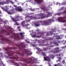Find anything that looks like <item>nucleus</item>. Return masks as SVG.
Masks as SVG:
<instances>
[{
    "instance_id": "obj_55",
    "label": "nucleus",
    "mask_w": 66,
    "mask_h": 66,
    "mask_svg": "<svg viewBox=\"0 0 66 66\" xmlns=\"http://www.w3.org/2000/svg\"><path fill=\"white\" fill-rule=\"evenodd\" d=\"M3 23H5L6 22L5 21H4L3 22Z\"/></svg>"
},
{
    "instance_id": "obj_36",
    "label": "nucleus",
    "mask_w": 66,
    "mask_h": 66,
    "mask_svg": "<svg viewBox=\"0 0 66 66\" xmlns=\"http://www.w3.org/2000/svg\"><path fill=\"white\" fill-rule=\"evenodd\" d=\"M37 34H41V32L39 31L37 33Z\"/></svg>"
},
{
    "instance_id": "obj_7",
    "label": "nucleus",
    "mask_w": 66,
    "mask_h": 66,
    "mask_svg": "<svg viewBox=\"0 0 66 66\" xmlns=\"http://www.w3.org/2000/svg\"><path fill=\"white\" fill-rule=\"evenodd\" d=\"M58 21L60 22H63L65 23L66 22V20H64V18L63 17H59L58 18Z\"/></svg>"
},
{
    "instance_id": "obj_53",
    "label": "nucleus",
    "mask_w": 66,
    "mask_h": 66,
    "mask_svg": "<svg viewBox=\"0 0 66 66\" xmlns=\"http://www.w3.org/2000/svg\"><path fill=\"white\" fill-rule=\"evenodd\" d=\"M33 47L35 46V45L34 44H33Z\"/></svg>"
},
{
    "instance_id": "obj_48",
    "label": "nucleus",
    "mask_w": 66,
    "mask_h": 66,
    "mask_svg": "<svg viewBox=\"0 0 66 66\" xmlns=\"http://www.w3.org/2000/svg\"><path fill=\"white\" fill-rule=\"evenodd\" d=\"M44 1L43 0H42V3H44Z\"/></svg>"
},
{
    "instance_id": "obj_63",
    "label": "nucleus",
    "mask_w": 66,
    "mask_h": 66,
    "mask_svg": "<svg viewBox=\"0 0 66 66\" xmlns=\"http://www.w3.org/2000/svg\"><path fill=\"white\" fill-rule=\"evenodd\" d=\"M27 43H29V42H28V41H27Z\"/></svg>"
},
{
    "instance_id": "obj_32",
    "label": "nucleus",
    "mask_w": 66,
    "mask_h": 66,
    "mask_svg": "<svg viewBox=\"0 0 66 66\" xmlns=\"http://www.w3.org/2000/svg\"><path fill=\"white\" fill-rule=\"evenodd\" d=\"M7 12L8 14H13V13H12V12H9L7 11Z\"/></svg>"
},
{
    "instance_id": "obj_44",
    "label": "nucleus",
    "mask_w": 66,
    "mask_h": 66,
    "mask_svg": "<svg viewBox=\"0 0 66 66\" xmlns=\"http://www.w3.org/2000/svg\"><path fill=\"white\" fill-rule=\"evenodd\" d=\"M42 42L43 43H45V40H42Z\"/></svg>"
},
{
    "instance_id": "obj_59",
    "label": "nucleus",
    "mask_w": 66,
    "mask_h": 66,
    "mask_svg": "<svg viewBox=\"0 0 66 66\" xmlns=\"http://www.w3.org/2000/svg\"><path fill=\"white\" fill-rule=\"evenodd\" d=\"M43 33V32H42V35H44V34H42V33Z\"/></svg>"
},
{
    "instance_id": "obj_54",
    "label": "nucleus",
    "mask_w": 66,
    "mask_h": 66,
    "mask_svg": "<svg viewBox=\"0 0 66 66\" xmlns=\"http://www.w3.org/2000/svg\"><path fill=\"white\" fill-rule=\"evenodd\" d=\"M7 6H5V7H6H6H7Z\"/></svg>"
},
{
    "instance_id": "obj_61",
    "label": "nucleus",
    "mask_w": 66,
    "mask_h": 66,
    "mask_svg": "<svg viewBox=\"0 0 66 66\" xmlns=\"http://www.w3.org/2000/svg\"><path fill=\"white\" fill-rule=\"evenodd\" d=\"M49 66H51V64H49Z\"/></svg>"
},
{
    "instance_id": "obj_46",
    "label": "nucleus",
    "mask_w": 66,
    "mask_h": 66,
    "mask_svg": "<svg viewBox=\"0 0 66 66\" xmlns=\"http://www.w3.org/2000/svg\"><path fill=\"white\" fill-rule=\"evenodd\" d=\"M29 26V25L28 24H26L25 25V26L26 27H27V26Z\"/></svg>"
},
{
    "instance_id": "obj_52",
    "label": "nucleus",
    "mask_w": 66,
    "mask_h": 66,
    "mask_svg": "<svg viewBox=\"0 0 66 66\" xmlns=\"http://www.w3.org/2000/svg\"><path fill=\"white\" fill-rule=\"evenodd\" d=\"M6 9H9V7H6Z\"/></svg>"
},
{
    "instance_id": "obj_49",
    "label": "nucleus",
    "mask_w": 66,
    "mask_h": 66,
    "mask_svg": "<svg viewBox=\"0 0 66 66\" xmlns=\"http://www.w3.org/2000/svg\"><path fill=\"white\" fill-rule=\"evenodd\" d=\"M36 31H37L38 32V31H39V29H37V30H36Z\"/></svg>"
},
{
    "instance_id": "obj_1",
    "label": "nucleus",
    "mask_w": 66,
    "mask_h": 66,
    "mask_svg": "<svg viewBox=\"0 0 66 66\" xmlns=\"http://www.w3.org/2000/svg\"><path fill=\"white\" fill-rule=\"evenodd\" d=\"M16 46L19 49L21 50H23V51H22V53L21 54V53H20L18 51L16 53H15L12 51H10L9 52H6L8 56H13L14 55V54H15V56H16V57L13 56V57H11L10 59H19V58L17 56V55L15 54H19V55H21L23 56L24 55V53L26 54L27 55H30V53L28 52L27 50L25 49L21 50V48H24L26 47V45H23L22 43H21L19 44H16Z\"/></svg>"
},
{
    "instance_id": "obj_57",
    "label": "nucleus",
    "mask_w": 66,
    "mask_h": 66,
    "mask_svg": "<svg viewBox=\"0 0 66 66\" xmlns=\"http://www.w3.org/2000/svg\"><path fill=\"white\" fill-rule=\"evenodd\" d=\"M14 7H16V6L14 5Z\"/></svg>"
},
{
    "instance_id": "obj_37",
    "label": "nucleus",
    "mask_w": 66,
    "mask_h": 66,
    "mask_svg": "<svg viewBox=\"0 0 66 66\" xmlns=\"http://www.w3.org/2000/svg\"><path fill=\"white\" fill-rule=\"evenodd\" d=\"M64 63H65V60H64L62 61V64H64Z\"/></svg>"
},
{
    "instance_id": "obj_26",
    "label": "nucleus",
    "mask_w": 66,
    "mask_h": 66,
    "mask_svg": "<svg viewBox=\"0 0 66 66\" xmlns=\"http://www.w3.org/2000/svg\"><path fill=\"white\" fill-rule=\"evenodd\" d=\"M2 9L3 10V11H5L6 12H8V10H6V9H4L3 7H2Z\"/></svg>"
},
{
    "instance_id": "obj_3",
    "label": "nucleus",
    "mask_w": 66,
    "mask_h": 66,
    "mask_svg": "<svg viewBox=\"0 0 66 66\" xmlns=\"http://www.w3.org/2000/svg\"><path fill=\"white\" fill-rule=\"evenodd\" d=\"M51 21H54L53 19H48L47 21H42V26H48L50 24Z\"/></svg>"
},
{
    "instance_id": "obj_31",
    "label": "nucleus",
    "mask_w": 66,
    "mask_h": 66,
    "mask_svg": "<svg viewBox=\"0 0 66 66\" xmlns=\"http://www.w3.org/2000/svg\"><path fill=\"white\" fill-rule=\"evenodd\" d=\"M43 50L44 51H46L47 50V48H43Z\"/></svg>"
},
{
    "instance_id": "obj_4",
    "label": "nucleus",
    "mask_w": 66,
    "mask_h": 66,
    "mask_svg": "<svg viewBox=\"0 0 66 66\" xmlns=\"http://www.w3.org/2000/svg\"><path fill=\"white\" fill-rule=\"evenodd\" d=\"M21 16L18 15L16 16L15 17V18L16 19V20L15 19L13 18H12V19L14 21V22H15V23L16 25H17V26H19V24L16 21H19V20H20V19H21Z\"/></svg>"
},
{
    "instance_id": "obj_45",
    "label": "nucleus",
    "mask_w": 66,
    "mask_h": 66,
    "mask_svg": "<svg viewBox=\"0 0 66 66\" xmlns=\"http://www.w3.org/2000/svg\"><path fill=\"white\" fill-rule=\"evenodd\" d=\"M33 18L34 19H36V16L34 17Z\"/></svg>"
},
{
    "instance_id": "obj_60",
    "label": "nucleus",
    "mask_w": 66,
    "mask_h": 66,
    "mask_svg": "<svg viewBox=\"0 0 66 66\" xmlns=\"http://www.w3.org/2000/svg\"><path fill=\"white\" fill-rule=\"evenodd\" d=\"M64 48H66V46H64Z\"/></svg>"
},
{
    "instance_id": "obj_5",
    "label": "nucleus",
    "mask_w": 66,
    "mask_h": 66,
    "mask_svg": "<svg viewBox=\"0 0 66 66\" xmlns=\"http://www.w3.org/2000/svg\"><path fill=\"white\" fill-rule=\"evenodd\" d=\"M1 33H4L6 35H10V33H12L13 32L11 31V30H9L7 29L6 30H5L4 29H3L2 30H1Z\"/></svg>"
},
{
    "instance_id": "obj_27",
    "label": "nucleus",
    "mask_w": 66,
    "mask_h": 66,
    "mask_svg": "<svg viewBox=\"0 0 66 66\" xmlns=\"http://www.w3.org/2000/svg\"><path fill=\"white\" fill-rule=\"evenodd\" d=\"M42 53L43 56H46V55L45 54V53L44 52H42Z\"/></svg>"
},
{
    "instance_id": "obj_16",
    "label": "nucleus",
    "mask_w": 66,
    "mask_h": 66,
    "mask_svg": "<svg viewBox=\"0 0 66 66\" xmlns=\"http://www.w3.org/2000/svg\"><path fill=\"white\" fill-rule=\"evenodd\" d=\"M38 4H40L42 3V0H34Z\"/></svg>"
},
{
    "instance_id": "obj_11",
    "label": "nucleus",
    "mask_w": 66,
    "mask_h": 66,
    "mask_svg": "<svg viewBox=\"0 0 66 66\" xmlns=\"http://www.w3.org/2000/svg\"><path fill=\"white\" fill-rule=\"evenodd\" d=\"M15 10H16L18 12H21L22 10L21 9V7L20 6L16 8H15L14 9Z\"/></svg>"
},
{
    "instance_id": "obj_22",
    "label": "nucleus",
    "mask_w": 66,
    "mask_h": 66,
    "mask_svg": "<svg viewBox=\"0 0 66 66\" xmlns=\"http://www.w3.org/2000/svg\"><path fill=\"white\" fill-rule=\"evenodd\" d=\"M50 58L51 59H54V56L53 55H51V56L50 57Z\"/></svg>"
},
{
    "instance_id": "obj_50",
    "label": "nucleus",
    "mask_w": 66,
    "mask_h": 66,
    "mask_svg": "<svg viewBox=\"0 0 66 66\" xmlns=\"http://www.w3.org/2000/svg\"><path fill=\"white\" fill-rule=\"evenodd\" d=\"M20 27H17V28L18 29H20Z\"/></svg>"
},
{
    "instance_id": "obj_35",
    "label": "nucleus",
    "mask_w": 66,
    "mask_h": 66,
    "mask_svg": "<svg viewBox=\"0 0 66 66\" xmlns=\"http://www.w3.org/2000/svg\"><path fill=\"white\" fill-rule=\"evenodd\" d=\"M63 14H66V11H64L63 12Z\"/></svg>"
},
{
    "instance_id": "obj_18",
    "label": "nucleus",
    "mask_w": 66,
    "mask_h": 66,
    "mask_svg": "<svg viewBox=\"0 0 66 66\" xmlns=\"http://www.w3.org/2000/svg\"><path fill=\"white\" fill-rule=\"evenodd\" d=\"M47 9L46 7L45 6H44L43 7H42V10H46V11H47Z\"/></svg>"
},
{
    "instance_id": "obj_39",
    "label": "nucleus",
    "mask_w": 66,
    "mask_h": 66,
    "mask_svg": "<svg viewBox=\"0 0 66 66\" xmlns=\"http://www.w3.org/2000/svg\"><path fill=\"white\" fill-rule=\"evenodd\" d=\"M54 45H53L52 46H48V47H54Z\"/></svg>"
},
{
    "instance_id": "obj_43",
    "label": "nucleus",
    "mask_w": 66,
    "mask_h": 66,
    "mask_svg": "<svg viewBox=\"0 0 66 66\" xmlns=\"http://www.w3.org/2000/svg\"><path fill=\"white\" fill-rule=\"evenodd\" d=\"M61 10H64V7H62L61 8Z\"/></svg>"
},
{
    "instance_id": "obj_10",
    "label": "nucleus",
    "mask_w": 66,
    "mask_h": 66,
    "mask_svg": "<svg viewBox=\"0 0 66 66\" xmlns=\"http://www.w3.org/2000/svg\"><path fill=\"white\" fill-rule=\"evenodd\" d=\"M22 61H23V62H26V63H27V64H33L34 63L33 62H32V61L31 60V61H28L26 59H22Z\"/></svg>"
},
{
    "instance_id": "obj_41",
    "label": "nucleus",
    "mask_w": 66,
    "mask_h": 66,
    "mask_svg": "<svg viewBox=\"0 0 66 66\" xmlns=\"http://www.w3.org/2000/svg\"><path fill=\"white\" fill-rule=\"evenodd\" d=\"M31 11H34V9H30Z\"/></svg>"
},
{
    "instance_id": "obj_42",
    "label": "nucleus",
    "mask_w": 66,
    "mask_h": 66,
    "mask_svg": "<svg viewBox=\"0 0 66 66\" xmlns=\"http://www.w3.org/2000/svg\"><path fill=\"white\" fill-rule=\"evenodd\" d=\"M37 37L38 38H39L40 37V36H37Z\"/></svg>"
},
{
    "instance_id": "obj_38",
    "label": "nucleus",
    "mask_w": 66,
    "mask_h": 66,
    "mask_svg": "<svg viewBox=\"0 0 66 66\" xmlns=\"http://www.w3.org/2000/svg\"><path fill=\"white\" fill-rule=\"evenodd\" d=\"M15 65H16V66H19V65H18V64L17 63H15Z\"/></svg>"
},
{
    "instance_id": "obj_23",
    "label": "nucleus",
    "mask_w": 66,
    "mask_h": 66,
    "mask_svg": "<svg viewBox=\"0 0 66 66\" xmlns=\"http://www.w3.org/2000/svg\"><path fill=\"white\" fill-rule=\"evenodd\" d=\"M5 3V2L4 1L1 2V5H3Z\"/></svg>"
},
{
    "instance_id": "obj_2",
    "label": "nucleus",
    "mask_w": 66,
    "mask_h": 66,
    "mask_svg": "<svg viewBox=\"0 0 66 66\" xmlns=\"http://www.w3.org/2000/svg\"><path fill=\"white\" fill-rule=\"evenodd\" d=\"M0 37H2L1 38V40L2 41H0V44H4L5 43V42H6L9 44L12 43L11 41L8 39L7 38L2 36L1 34H0Z\"/></svg>"
},
{
    "instance_id": "obj_25",
    "label": "nucleus",
    "mask_w": 66,
    "mask_h": 66,
    "mask_svg": "<svg viewBox=\"0 0 66 66\" xmlns=\"http://www.w3.org/2000/svg\"><path fill=\"white\" fill-rule=\"evenodd\" d=\"M26 17L30 18H31V19H33V15L31 16H29L28 15H27L26 16Z\"/></svg>"
},
{
    "instance_id": "obj_58",
    "label": "nucleus",
    "mask_w": 66,
    "mask_h": 66,
    "mask_svg": "<svg viewBox=\"0 0 66 66\" xmlns=\"http://www.w3.org/2000/svg\"><path fill=\"white\" fill-rule=\"evenodd\" d=\"M19 31H21V30L20 29H19Z\"/></svg>"
},
{
    "instance_id": "obj_64",
    "label": "nucleus",
    "mask_w": 66,
    "mask_h": 66,
    "mask_svg": "<svg viewBox=\"0 0 66 66\" xmlns=\"http://www.w3.org/2000/svg\"><path fill=\"white\" fill-rule=\"evenodd\" d=\"M65 18H66V15L65 16Z\"/></svg>"
},
{
    "instance_id": "obj_15",
    "label": "nucleus",
    "mask_w": 66,
    "mask_h": 66,
    "mask_svg": "<svg viewBox=\"0 0 66 66\" xmlns=\"http://www.w3.org/2000/svg\"><path fill=\"white\" fill-rule=\"evenodd\" d=\"M54 37H56V39H61V38H60L61 37L59 35H56V36H54Z\"/></svg>"
},
{
    "instance_id": "obj_62",
    "label": "nucleus",
    "mask_w": 66,
    "mask_h": 66,
    "mask_svg": "<svg viewBox=\"0 0 66 66\" xmlns=\"http://www.w3.org/2000/svg\"><path fill=\"white\" fill-rule=\"evenodd\" d=\"M0 14H1V11H0Z\"/></svg>"
},
{
    "instance_id": "obj_40",
    "label": "nucleus",
    "mask_w": 66,
    "mask_h": 66,
    "mask_svg": "<svg viewBox=\"0 0 66 66\" xmlns=\"http://www.w3.org/2000/svg\"><path fill=\"white\" fill-rule=\"evenodd\" d=\"M62 55V53H60L59 54V56H61V55Z\"/></svg>"
},
{
    "instance_id": "obj_20",
    "label": "nucleus",
    "mask_w": 66,
    "mask_h": 66,
    "mask_svg": "<svg viewBox=\"0 0 66 66\" xmlns=\"http://www.w3.org/2000/svg\"><path fill=\"white\" fill-rule=\"evenodd\" d=\"M37 49L38 50V51H39L38 52V53H40V52H41V51H42V50L39 48H37Z\"/></svg>"
},
{
    "instance_id": "obj_12",
    "label": "nucleus",
    "mask_w": 66,
    "mask_h": 66,
    "mask_svg": "<svg viewBox=\"0 0 66 66\" xmlns=\"http://www.w3.org/2000/svg\"><path fill=\"white\" fill-rule=\"evenodd\" d=\"M44 59L45 61H47L48 62H50L51 61L49 57H44Z\"/></svg>"
},
{
    "instance_id": "obj_21",
    "label": "nucleus",
    "mask_w": 66,
    "mask_h": 66,
    "mask_svg": "<svg viewBox=\"0 0 66 66\" xmlns=\"http://www.w3.org/2000/svg\"><path fill=\"white\" fill-rule=\"evenodd\" d=\"M63 14V13H62V12H60L59 13L58 12L56 14V15H60L61 14Z\"/></svg>"
},
{
    "instance_id": "obj_30",
    "label": "nucleus",
    "mask_w": 66,
    "mask_h": 66,
    "mask_svg": "<svg viewBox=\"0 0 66 66\" xmlns=\"http://www.w3.org/2000/svg\"><path fill=\"white\" fill-rule=\"evenodd\" d=\"M64 42L63 43V45H65L66 43V41H63Z\"/></svg>"
},
{
    "instance_id": "obj_6",
    "label": "nucleus",
    "mask_w": 66,
    "mask_h": 66,
    "mask_svg": "<svg viewBox=\"0 0 66 66\" xmlns=\"http://www.w3.org/2000/svg\"><path fill=\"white\" fill-rule=\"evenodd\" d=\"M47 15L44 14L42 13V19L45 18V17L47 18V17H50V16H52L51 13L47 12Z\"/></svg>"
},
{
    "instance_id": "obj_19",
    "label": "nucleus",
    "mask_w": 66,
    "mask_h": 66,
    "mask_svg": "<svg viewBox=\"0 0 66 66\" xmlns=\"http://www.w3.org/2000/svg\"><path fill=\"white\" fill-rule=\"evenodd\" d=\"M35 26V27H39V26H40V25L39 24V23H35L34 24Z\"/></svg>"
},
{
    "instance_id": "obj_14",
    "label": "nucleus",
    "mask_w": 66,
    "mask_h": 66,
    "mask_svg": "<svg viewBox=\"0 0 66 66\" xmlns=\"http://www.w3.org/2000/svg\"><path fill=\"white\" fill-rule=\"evenodd\" d=\"M13 35V36L14 37V38L15 39H16L17 38L18 39H19V36H18V37H16V34L15 33H13V34H12Z\"/></svg>"
},
{
    "instance_id": "obj_13",
    "label": "nucleus",
    "mask_w": 66,
    "mask_h": 66,
    "mask_svg": "<svg viewBox=\"0 0 66 66\" xmlns=\"http://www.w3.org/2000/svg\"><path fill=\"white\" fill-rule=\"evenodd\" d=\"M16 48H16L15 47H9L8 48H6L5 50L6 51H7V50H9V49H14V50H16Z\"/></svg>"
},
{
    "instance_id": "obj_24",
    "label": "nucleus",
    "mask_w": 66,
    "mask_h": 66,
    "mask_svg": "<svg viewBox=\"0 0 66 66\" xmlns=\"http://www.w3.org/2000/svg\"><path fill=\"white\" fill-rule=\"evenodd\" d=\"M24 21H23L22 23H21V25H22V26H23V27H24V25L25 24V22H24Z\"/></svg>"
},
{
    "instance_id": "obj_29",
    "label": "nucleus",
    "mask_w": 66,
    "mask_h": 66,
    "mask_svg": "<svg viewBox=\"0 0 66 66\" xmlns=\"http://www.w3.org/2000/svg\"><path fill=\"white\" fill-rule=\"evenodd\" d=\"M30 19H28L27 20H25V21H26V22H30Z\"/></svg>"
},
{
    "instance_id": "obj_33",
    "label": "nucleus",
    "mask_w": 66,
    "mask_h": 66,
    "mask_svg": "<svg viewBox=\"0 0 66 66\" xmlns=\"http://www.w3.org/2000/svg\"><path fill=\"white\" fill-rule=\"evenodd\" d=\"M20 34L21 35V36L22 37H23V36H22V35L23 34L22 33L20 32Z\"/></svg>"
},
{
    "instance_id": "obj_8",
    "label": "nucleus",
    "mask_w": 66,
    "mask_h": 66,
    "mask_svg": "<svg viewBox=\"0 0 66 66\" xmlns=\"http://www.w3.org/2000/svg\"><path fill=\"white\" fill-rule=\"evenodd\" d=\"M59 47H57L54 48V49L55 50L54 51H53V53H58V52H60L61 51H62V50H59Z\"/></svg>"
},
{
    "instance_id": "obj_28",
    "label": "nucleus",
    "mask_w": 66,
    "mask_h": 66,
    "mask_svg": "<svg viewBox=\"0 0 66 66\" xmlns=\"http://www.w3.org/2000/svg\"><path fill=\"white\" fill-rule=\"evenodd\" d=\"M57 58L59 59L58 60V61H60L61 60V57H58Z\"/></svg>"
},
{
    "instance_id": "obj_9",
    "label": "nucleus",
    "mask_w": 66,
    "mask_h": 66,
    "mask_svg": "<svg viewBox=\"0 0 66 66\" xmlns=\"http://www.w3.org/2000/svg\"><path fill=\"white\" fill-rule=\"evenodd\" d=\"M55 32L56 31H54V30L53 29L52 30V31L49 32H47L46 34L47 36H49V35H52L53 34V32Z\"/></svg>"
},
{
    "instance_id": "obj_17",
    "label": "nucleus",
    "mask_w": 66,
    "mask_h": 66,
    "mask_svg": "<svg viewBox=\"0 0 66 66\" xmlns=\"http://www.w3.org/2000/svg\"><path fill=\"white\" fill-rule=\"evenodd\" d=\"M51 45L52 44H54L55 45H56L57 46H59V44L57 43L56 42H50Z\"/></svg>"
},
{
    "instance_id": "obj_47",
    "label": "nucleus",
    "mask_w": 66,
    "mask_h": 66,
    "mask_svg": "<svg viewBox=\"0 0 66 66\" xmlns=\"http://www.w3.org/2000/svg\"><path fill=\"white\" fill-rule=\"evenodd\" d=\"M57 42L58 43H61V41L58 40Z\"/></svg>"
},
{
    "instance_id": "obj_34",
    "label": "nucleus",
    "mask_w": 66,
    "mask_h": 66,
    "mask_svg": "<svg viewBox=\"0 0 66 66\" xmlns=\"http://www.w3.org/2000/svg\"><path fill=\"white\" fill-rule=\"evenodd\" d=\"M35 36H36V34H35L34 35H32V37H35Z\"/></svg>"
},
{
    "instance_id": "obj_51",
    "label": "nucleus",
    "mask_w": 66,
    "mask_h": 66,
    "mask_svg": "<svg viewBox=\"0 0 66 66\" xmlns=\"http://www.w3.org/2000/svg\"><path fill=\"white\" fill-rule=\"evenodd\" d=\"M32 14H34V13H31L30 14V15H32Z\"/></svg>"
},
{
    "instance_id": "obj_56",
    "label": "nucleus",
    "mask_w": 66,
    "mask_h": 66,
    "mask_svg": "<svg viewBox=\"0 0 66 66\" xmlns=\"http://www.w3.org/2000/svg\"><path fill=\"white\" fill-rule=\"evenodd\" d=\"M32 54V52H31L30 53V55H31V54Z\"/></svg>"
}]
</instances>
